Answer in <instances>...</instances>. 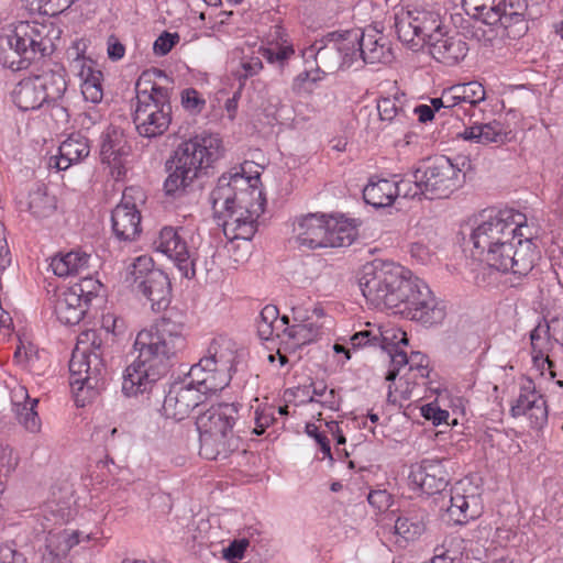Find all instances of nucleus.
Segmentation results:
<instances>
[{
    "instance_id": "f257e3e1",
    "label": "nucleus",
    "mask_w": 563,
    "mask_h": 563,
    "mask_svg": "<svg viewBox=\"0 0 563 563\" xmlns=\"http://www.w3.org/2000/svg\"><path fill=\"white\" fill-rule=\"evenodd\" d=\"M537 236V227L515 209L482 210L461 223L454 243L460 246H520L532 243Z\"/></svg>"
},
{
    "instance_id": "f03ea898",
    "label": "nucleus",
    "mask_w": 563,
    "mask_h": 563,
    "mask_svg": "<svg viewBox=\"0 0 563 563\" xmlns=\"http://www.w3.org/2000/svg\"><path fill=\"white\" fill-rule=\"evenodd\" d=\"M148 319L143 341V379L156 382L167 372L169 361L186 347V314L170 308Z\"/></svg>"
},
{
    "instance_id": "7ed1b4c3",
    "label": "nucleus",
    "mask_w": 563,
    "mask_h": 563,
    "mask_svg": "<svg viewBox=\"0 0 563 563\" xmlns=\"http://www.w3.org/2000/svg\"><path fill=\"white\" fill-rule=\"evenodd\" d=\"M223 151L220 136L207 131L180 142L166 162L169 172L164 183L166 195L185 191L203 170L222 157Z\"/></svg>"
},
{
    "instance_id": "20e7f679",
    "label": "nucleus",
    "mask_w": 563,
    "mask_h": 563,
    "mask_svg": "<svg viewBox=\"0 0 563 563\" xmlns=\"http://www.w3.org/2000/svg\"><path fill=\"white\" fill-rule=\"evenodd\" d=\"M355 278L369 306L376 309H397L408 299L417 276L394 261L375 258L363 264Z\"/></svg>"
},
{
    "instance_id": "39448f33",
    "label": "nucleus",
    "mask_w": 563,
    "mask_h": 563,
    "mask_svg": "<svg viewBox=\"0 0 563 563\" xmlns=\"http://www.w3.org/2000/svg\"><path fill=\"white\" fill-rule=\"evenodd\" d=\"M238 409L233 404L212 406L197 419L200 449L207 460H224L241 450L242 439L235 433Z\"/></svg>"
},
{
    "instance_id": "423d86ee",
    "label": "nucleus",
    "mask_w": 563,
    "mask_h": 563,
    "mask_svg": "<svg viewBox=\"0 0 563 563\" xmlns=\"http://www.w3.org/2000/svg\"><path fill=\"white\" fill-rule=\"evenodd\" d=\"M214 214L234 212L257 219L264 212L265 198L252 179L240 173L222 175L210 194Z\"/></svg>"
},
{
    "instance_id": "0eeeda50",
    "label": "nucleus",
    "mask_w": 563,
    "mask_h": 563,
    "mask_svg": "<svg viewBox=\"0 0 563 563\" xmlns=\"http://www.w3.org/2000/svg\"><path fill=\"white\" fill-rule=\"evenodd\" d=\"M236 357V343L224 335L212 340L208 353L188 373V379L194 382L200 391L214 394L227 387L231 380V368Z\"/></svg>"
},
{
    "instance_id": "6e6552de",
    "label": "nucleus",
    "mask_w": 563,
    "mask_h": 563,
    "mask_svg": "<svg viewBox=\"0 0 563 563\" xmlns=\"http://www.w3.org/2000/svg\"><path fill=\"white\" fill-rule=\"evenodd\" d=\"M67 88L64 75L58 70L44 71L20 80L12 91V100L22 111L40 109L43 104H52L53 115L67 121L68 113L59 103Z\"/></svg>"
},
{
    "instance_id": "1a4fd4ad",
    "label": "nucleus",
    "mask_w": 563,
    "mask_h": 563,
    "mask_svg": "<svg viewBox=\"0 0 563 563\" xmlns=\"http://www.w3.org/2000/svg\"><path fill=\"white\" fill-rule=\"evenodd\" d=\"M42 24L21 21L10 34L0 35V64L12 70L26 68L36 55L44 56L49 40Z\"/></svg>"
},
{
    "instance_id": "9d476101",
    "label": "nucleus",
    "mask_w": 563,
    "mask_h": 563,
    "mask_svg": "<svg viewBox=\"0 0 563 563\" xmlns=\"http://www.w3.org/2000/svg\"><path fill=\"white\" fill-rule=\"evenodd\" d=\"M356 37L354 34L331 32L320 40H316L305 49L307 58H314L317 66L322 71L350 68L355 64Z\"/></svg>"
},
{
    "instance_id": "9b49d317",
    "label": "nucleus",
    "mask_w": 563,
    "mask_h": 563,
    "mask_svg": "<svg viewBox=\"0 0 563 563\" xmlns=\"http://www.w3.org/2000/svg\"><path fill=\"white\" fill-rule=\"evenodd\" d=\"M540 4L541 0H497L486 13V24H499L504 35L520 38L528 32V20L540 14Z\"/></svg>"
},
{
    "instance_id": "f8f14e48",
    "label": "nucleus",
    "mask_w": 563,
    "mask_h": 563,
    "mask_svg": "<svg viewBox=\"0 0 563 563\" xmlns=\"http://www.w3.org/2000/svg\"><path fill=\"white\" fill-rule=\"evenodd\" d=\"M417 173L424 186V198L430 200L448 198L462 185L464 178L459 164L443 155L430 159L417 168Z\"/></svg>"
},
{
    "instance_id": "ddd939ff",
    "label": "nucleus",
    "mask_w": 563,
    "mask_h": 563,
    "mask_svg": "<svg viewBox=\"0 0 563 563\" xmlns=\"http://www.w3.org/2000/svg\"><path fill=\"white\" fill-rule=\"evenodd\" d=\"M410 292L408 299L402 303V312L410 319L426 325L439 324L444 320L446 316L445 306L433 295L422 279L416 278Z\"/></svg>"
},
{
    "instance_id": "4468645a",
    "label": "nucleus",
    "mask_w": 563,
    "mask_h": 563,
    "mask_svg": "<svg viewBox=\"0 0 563 563\" xmlns=\"http://www.w3.org/2000/svg\"><path fill=\"white\" fill-rule=\"evenodd\" d=\"M172 107L168 90L164 87L151 84V92L143 89V137H157L163 135L172 121Z\"/></svg>"
},
{
    "instance_id": "2eb2a0df",
    "label": "nucleus",
    "mask_w": 563,
    "mask_h": 563,
    "mask_svg": "<svg viewBox=\"0 0 563 563\" xmlns=\"http://www.w3.org/2000/svg\"><path fill=\"white\" fill-rule=\"evenodd\" d=\"M446 512L451 521L465 525L483 512L481 489L470 479L456 482L450 490Z\"/></svg>"
},
{
    "instance_id": "dca6fc26",
    "label": "nucleus",
    "mask_w": 563,
    "mask_h": 563,
    "mask_svg": "<svg viewBox=\"0 0 563 563\" xmlns=\"http://www.w3.org/2000/svg\"><path fill=\"white\" fill-rule=\"evenodd\" d=\"M347 34L356 37L355 64H389L394 52L389 40L377 29L368 26L361 30H350Z\"/></svg>"
},
{
    "instance_id": "f3484780",
    "label": "nucleus",
    "mask_w": 563,
    "mask_h": 563,
    "mask_svg": "<svg viewBox=\"0 0 563 563\" xmlns=\"http://www.w3.org/2000/svg\"><path fill=\"white\" fill-rule=\"evenodd\" d=\"M479 256L486 263L489 269L488 275H493L494 271L508 272L514 274H528L537 258L533 249H481Z\"/></svg>"
},
{
    "instance_id": "a211bd4d",
    "label": "nucleus",
    "mask_w": 563,
    "mask_h": 563,
    "mask_svg": "<svg viewBox=\"0 0 563 563\" xmlns=\"http://www.w3.org/2000/svg\"><path fill=\"white\" fill-rule=\"evenodd\" d=\"M203 397L197 385L187 377L184 382L170 386L163 404L164 413L167 418L184 420L203 402Z\"/></svg>"
},
{
    "instance_id": "6ab92c4d",
    "label": "nucleus",
    "mask_w": 563,
    "mask_h": 563,
    "mask_svg": "<svg viewBox=\"0 0 563 563\" xmlns=\"http://www.w3.org/2000/svg\"><path fill=\"white\" fill-rule=\"evenodd\" d=\"M137 190L133 187L125 188L121 202L113 209L111 214L113 232L120 241L132 242L139 234L141 212L135 202Z\"/></svg>"
},
{
    "instance_id": "aec40b11",
    "label": "nucleus",
    "mask_w": 563,
    "mask_h": 563,
    "mask_svg": "<svg viewBox=\"0 0 563 563\" xmlns=\"http://www.w3.org/2000/svg\"><path fill=\"white\" fill-rule=\"evenodd\" d=\"M408 479L415 488L432 495L446 487L449 473L442 461L426 459L410 466Z\"/></svg>"
},
{
    "instance_id": "412c9836",
    "label": "nucleus",
    "mask_w": 563,
    "mask_h": 563,
    "mask_svg": "<svg viewBox=\"0 0 563 563\" xmlns=\"http://www.w3.org/2000/svg\"><path fill=\"white\" fill-rule=\"evenodd\" d=\"M514 418L526 416L533 429H541L548 421L545 399L531 385L522 386L517 399L510 406Z\"/></svg>"
},
{
    "instance_id": "4be33fe9",
    "label": "nucleus",
    "mask_w": 563,
    "mask_h": 563,
    "mask_svg": "<svg viewBox=\"0 0 563 563\" xmlns=\"http://www.w3.org/2000/svg\"><path fill=\"white\" fill-rule=\"evenodd\" d=\"M143 295L151 303V314L164 312L172 307V285L161 269H151L143 278Z\"/></svg>"
},
{
    "instance_id": "5701e85b",
    "label": "nucleus",
    "mask_w": 563,
    "mask_h": 563,
    "mask_svg": "<svg viewBox=\"0 0 563 563\" xmlns=\"http://www.w3.org/2000/svg\"><path fill=\"white\" fill-rule=\"evenodd\" d=\"M325 314L321 307H316L311 314L287 329L286 336L294 346H302L319 340L324 333ZM297 321V319H295Z\"/></svg>"
},
{
    "instance_id": "b1692460",
    "label": "nucleus",
    "mask_w": 563,
    "mask_h": 563,
    "mask_svg": "<svg viewBox=\"0 0 563 563\" xmlns=\"http://www.w3.org/2000/svg\"><path fill=\"white\" fill-rule=\"evenodd\" d=\"M429 52L438 62L453 66L463 60L468 52V46L463 36L459 33L449 35L434 34L433 41L429 45Z\"/></svg>"
},
{
    "instance_id": "393cba45",
    "label": "nucleus",
    "mask_w": 563,
    "mask_h": 563,
    "mask_svg": "<svg viewBox=\"0 0 563 563\" xmlns=\"http://www.w3.org/2000/svg\"><path fill=\"white\" fill-rule=\"evenodd\" d=\"M391 366L386 375L387 380H394L402 367L408 366V372L413 385L424 384L429 376V358L421 352H411L410 356L405 351H395L391 353Z\"/></svg>"
},
{
    "instance_id": "a878e982",
    "label": "nucleus",
    "mask_w": 563,
    "mask_h": 563,
    "mask_svg": "<svg viewBox=\"0 0 563 563\" xmlns=\"http://www.w3.org/2000/svg\"><path fill=\"white\" fill-rule=\"evenodd\" d=\"M328 216L322 213H309L297 221L295 231L300 246H334L327 243Z\"/></svg>"
},
{
    "instance_id": "bb28decb",
    "label": "nucleus",
    "mask_w": 563,
    "mask_h": 563,
    "mask_svg": "<svg viewBox=\"0 0 563 563\" xmlns=\"http://www.w3.org/2000/svg\"><path fill=\"white\" fill-rule=\"evenodd\" d=\"M90 254L82 249H62L49 258L48 269L59 278L79 275L89 267Z\"/></svg>"
},
{
    "instance_id": "cd10ccee",
    "label": "nucleus",
    "mask_w": 563,
    "mask_h": 563,
    "mask_svg": "<svg viewBox=\"0 0 563 563\" xmlns=\"http://www.w3.org/2000/svg\"><path fill=\"white\" fill-rule=\"evenodd\" d=\"M131 147L128 145L122 131L113 126L101 134L100 157L103 164L120 168L125 164V157L130 154Z\"/></svg>"
},
{
    "instance_id": "c85d7f7f",
    "label": "nucleus",
    "mask_w": 563,
    "mask_h": 563,
    "mask_svg": "<svg viewBox=\"0 0 563 563\" xmlns=\"http://www.w3.org/2000/svg\"><path fill=\"white\" fill-rule=\"evenodd\" d=\"M59 155L51 158V166L65 170L75 163L81 162L90 153L88 139L80 134H71L58 147Z\"/></svg>"
},
{
    "instance_id": "c756f323",
    "label": "nucleus",
    "mask_w": 563,
    "mask_h": 563,
    "mask_svg": "<svg viewBox=\"0 0 563 563\" xmlns=\"http://www.w3.org/2000/svg\"><path fill=\"white\" fill-rule=\"evenodd\" d=\"M89 540V534L84 536L78 530L64 529L58 532H49L46 538V550L51 556V563H62L74 547Z\"/></svg>"
},
{
    "instance_id": "7c9ffc66",
    "label": "nucleus",
    "mask_w": 563,
    "mask_h": 563,
    "mask_svg": "<svg viewBox=\"0 0 563 563\" xmlns=\"http://www.w3.org/2000/svg\"><path fill=\"white\" fill-rule=\"evenodd\" d=\"M88 307L85 299H80L77 292L68 287L58 296L55 303V313L62 323L75 325L82 320Z\"/></svg>"
},
{
    "instance_id": "2f4dec72",
    "label": "nucleus",
    "mask_w": 563,
    "mask_h": 563,
    "mask_svg": "<svg viewBox=\"0 0 563 563\" xmlns=\"http://www.w3.org/2000/svg\"><path fill=\"white\" fill-rule=\"evenodd\" d=\"M104 365L97 354H87L76 349L69 361V384L84 380L85 376L103 377Z\"/></svg>"
},
{
    "instance_id": "473e14b6",
    "label": "nucleus",
    "mask_w": 563,
    "mask_h": 563,
    "mask_svg": "<svg viewBox=\"0 0 563 563\" xmlns=\"http://www.w3.org/2000/svg\"><path fill=\"white\" fill-rule=\"evenodd\" d=\"M357 225L356 220L347 219L343 214L328 216L327 243L351 246L358 235Z\"/></svg>"
},
{
    "instance_id": "72a5a7b5",
    "label": "nucleus",
    "mask_w": 563,
    "mask_h": 563,
    "mask_svg": "<svg viewBox=\"0 0 563 563\" xmlns=\"http://www.w3.org/2000/svg\"><path fill=\"white\" fill-rule=\"evenodd\" d=\"M289 319L279 317V310L274 305L265 306L257 320V333L262 340H271L274 336H286Z\"/></svg>"
},
{
    "instance_id": "f704fd0d",
    "label": "nucleus",
    "mask_w": 563,
    "mask_h": 563,
    "mask_svg": "<svg viewBox=\"0 0 563 563\" xmlns=\"http://www.w3.org/2000/svg\"><path fill=\"white\" fill-rule=\"evenodd\" d=\"M217 216L224 218L222 223L223 234L230 242L238 240L251 241L256 232V219H249L247 216H240L234 212H219Z\"/></svg>"
},
{
    "instance_id": "c9c22d12",
    "label": "nucleus",
    "mask_w": 563,
    "mask_h": 563,
    "mask_svg": "<svg viewBox=\"0 0 563 563\" xmlns=\"http://www.w3.org/2000/svg\"><path fill=\"white\" fill-rule=\"evenodd\" d=\"M363 198L366 203L375 208L390 206L396 199L395 180H371L363 189Z\"/></svg>"
},
{
    "instance_id": "e433bc0d",
    "label": "nucleus",
    "mask_w": 563,
    "mask_h": 563,
    "mask_svg": "<svg viewBox=\"0 0 563 563\" xmlns=\"http://www.w3.org/2000/svg\"><path fill=\"white\" fill-rule=\"evenodd\" d=\"M544 331V327L539 324L530 333L532 360L534 365L540 367L542 371L547 365V368L550 371L551 377H555V373L552 371L554 363L549 357L551 336L548 334V332Z\"/></svg>"
},
{
    "instance_id": "4c0bfd02",
    "label": "nucleus",
    "mask_w": 563,
    "mask_h": 563,
    "mask_svg": "<svg viewBox=\"0 0 563 563\" xmlns=\"http://www.w3.org/2000/svg\"><path fill=\"white\" fill-rule=\"evenodd\" d=\"M410 104L404 92H396L393 97H382L377 100V111L382 121H401L408 117Z\"/></svg>"
},
{
    "instance_id": "58836bf2",
    "label": "nucleus",
    "mask_w": 563,
    "mask_h": 563,
    "mask_svg": "<svg viewBox=\"0 0 563 563\" xmlns=\"http://www.w3.org/2000/svg\"><path fill=\"white\" fill-rule=\"evenodd\" d=\"M464 140L474 141L479 144L501 143L505 133L500 122L493 121L486 124H476L466 128L461 134Z\"/></svg>"
},
{
    "instance_id": "ea45409f",
    "label": "nucleus",
    "mask_w": 563,
    "mask_h": 563,
    "mask_svg": "<svg viewBox=\"0 0 563 563\" xmlns=\"http://www.w3.org/2000/svg\"><path fill=\"white\" fill-rule=\"evenodd\" d=\"M412 15L408 10L401 9L395 15V29L398 38L412 49L421 47L418 31L412 22Z\"/></svg>"
},
{
    "instance_id": "a19ab883",
    "label": "nucleus",
    "mask_w": 563,
    "mask_h": 563,
    "mask_svg": "<svg viewBox=\"0 0 563 563\" xmlns=\"http://www.w3.org/2000/svg\"><path fill=\"white\" fill-rule=\"evenodd\" d=\"M103 383V377L85 376L84 380L70 383L74 400L78 407H85L98 395V390Z\"/></svg>"
},
{
    "instance_id": "79ce46f5",
    "label": "nucleus",
    "mask_w": 563,
    "mask_h": 563,
    "mask_svg": "<svg viewBox=\"0 0 563 563\" xmlns=\"http://www.w3.org/2000/svg\"><path fill=\"white\" fill-rule=\"evenodd\" d=\"M29 209L36 218H47L56 209V199L49 196L45 188L38 187L29 197Z\"/></svg>"
},
{
    "instance_id": "37998d69",
    "label": "nucleus",
    "mask_w": 563,
    "mask_h": 563,
    "mask_svg": "<svg viewBox=\"0 0 563 563\" xmlns=\"http://www.w3.org/2000/svg\"><path fill=\"white\" fill-rule=\"evenodd\" d=\"M121 391L126 398L137 397L141 391V354L135 356L122 373Z\"/></svg>"
},
{
    "instance_id": "c03bdc74",
    "label": "nucleus",
    "mask_w": 563,
    "mask_h": 563,
    "mask_svg": "<svg viewBox=\"0 0 563 563\" xmlns=\"http://www.w3.org/2000/svg\"><path fill=\"white\" fill-rule=\"evenodd\" d=\"M170 258L180 274L186 278H194L196 275L195 257L190 249H156Z\"/></svg>"
},
{
    "instance_id": "a18cd8bd",
    "label": "nucleus",
    "mask_w": 563,
    "mask_h": 563,
    "mask_svg": "<svg viewBox=\"0 0 563 563\" xmlns=\"http://www.w3.org/2000/svg\"><path fill=\"white\" fill-rule=\"evenodd\" d=\"M423 530V522L409 516H399L394 526V533L406 542L416 540Z\"/></svg>"
},
{
    "instance_id": "49530a36",
    "label": "nucleus",
    "mask_w": 563,
    "mask_h": 563,
    "mask_svg": "<svg viewBox=\"0 0 563 563\" xmlns=\"http://www.w3.org/2000/svg\"><path fill=\"white\" fill-rule=\"evenodd\" d=\"M396 184V198L404 197L409 199L424 198V186L422 181L418 179L417 169L411 174L405 175L399 180H395Z\"/></svg>"
},
{
    "instance_id": "de8ad7c7",
    "label": "nucleus",
    "mask_w": 563,
    "mask_h": 563,
    "mask_svg": "<svg viewBox=\"0 0 563 563\" xmlns=\"http://www.w3.org/2000/svg\"><path fill=\"white\" fill-rule=\"evenodd\" d=\"M102 73L100 70L88 69L86 78L81 84V93L85 100L92 103H99L103 98Z\"/></svg>"
},
{
    "instance_id": "09e8293b",
    "label": "nucleus",
    "mask_w": 563,
    "mask_h": 563,
    "mask_svg": "<svg viewBox=\"0 0 563 563\" xmlns=\"http://www.w3.org/2000/svg\"><path fill=\"white\" fill-rule=\"evenodd\" d=\"M459 538H446L440 548L435 549V554L431 563H457L462 559L461 543Z\"/></svg>"
},
{
    "instance_id": "8fccbe9b",
    "label": "nucleus",
    "mask_w": 563,
    "mask_h": 563,
    "mask_svg": "<svg viewBox=\"0 0 563 563\" xmlns=\"http://www.w3.org/2000/svg\"><path fill=\"white\" fill-rule=\"evenodd\" d=\"M38 399L26 401L22 407L15 409V415L19 422L30 432L37 433L41 430L42 422L35 410Z\"/></svg>"
},
{
    "instance_id": "3c124183",
    "label": "nucleus",
    "mask_w": 563,
    "mask_h": 563,
    "mask_svg": "<svg viewBox=\"0 0 563 563\" xmlns=\"http://www.w3.org/2000/svg\"><path fill=\"white\" fill-rule=\"evenodd\" d=\"M80 299H85L87 306L90 305L93 298L100 295L103 288L102 283L93 277H85L78 283H75L69 287Z\"/></svg>"
},
{
    "instance_id": "603ef678",
    "label": "nucleus",
    "mask_w": 563,
    "mask_h": 563,
    "mask_svg": "<svg viewBox=\"0 0 563 563\" xmlns=\"http://www.w3.org/2000/svg\"><path fill=\"white\" fill-rule=\"evenodd\" d=\"M379 344L383 345L384 349L391 346L393 350L389 351V354L395 351H401L400 345H407L408 339L407 333L399 328H385L379 332Z\"/></svg>"
},
{
    "instance_id": "864d4df0",
    "label": "nucleus",
    "mask_w": 563,
    "mask_h": 563,
    "mask_svg": "<svg viewBox=\"0 0 563 563\" xmlns=\"http://www.w3.org/2000/svg\"><path fill=\"white\" fill-rule=\"evenodd\" d=\"M140 263L141 257L134 258L125 266L121 274V284L125 289L131 291H139L141 289V282H139L141 276Z\"/></svg>"
},
{
    "instance_id": "5fc2aeb1",
    "label": "nucleus",
    "mask_w": 563,
    "mask_h": 563,
    "mask_svg": "<svg viewBox=\"0 0 563 563\" xmlns=\"http://www.w3.org/2000/svg\"><path fill=\"white\" fill-rule=\"evenodd\" d=\"M434 34H443L441 30V19L438 13L428 11L421 29V47L424 44H428L429 46L433 41Z\"/></svg>"
},
{
    "instance_id": "6e6d98bb",
    "label": "nucleus",
    "mask_w": 563,
    "mask_h": 563,
    "mask_svg": "<svg viewBox=\"0 0 563 563\" xmlns=\"http://www.w3.org/2000/svg\"><path fill=\"white\" fill-rule=\"evenodd\" d=\"M180 98L183 107L191 114L200 113L206 106V100L194 88L183 90Z\"/></svg>"
},
{
    "instance_id": "4d7b16f0",
    "label": "nucleus",
    "mask_w": 563,
    "mask_h": 563,
    "mask_svg": "<svg viewBox=\"0 0 563 563\" xmlns=\"http://www.w3.org/2000/svg\"><path fill=\"white\" fill-rule=\"evenodd\" d=\"M497 0H462L465 12L475 18L482 19L486 23V13Z\"/></svg>"
},
{
    "instance_id": "13d9d810",
    "label": "nucleus",
    "mask_w": 563,
    "mask_h": 563,
    "mask_svg": "<svg viewBox=\"0 0 563 563\" xmlns=\"http://www.w3.org/2000/svg\"><path fill=\"white\" fill-rule=\"evenodd\" d=\"M178 33L164 31L154 42L153 52L156 56L167 55L172 48L179 42Z\"/></svg>"
},
{
    "instance_id": "bf43d9fd",
    "label": "nucleus",
    "mask_w": 563,
    "mask_h": 563,
    "mask_svg": "<svg viewBox=\"0 0 563 563\" xmlns=\"http://www.w3.org/2000/svg\"><path fill=\"white\" fill-rule=\"evenodd\" d=\"M183 229H176L174 227H165L161 230L158 236V245L157 246H186L187 242L184 239Z\"/></svg>"
},
{
    "instance_id": "052dcab7",
    "label": "nucleus",
    "mask_w": 563,
    "mask_h": 563,
    "mask_svg": "<svg viewBox=\"0 0 563 563\" xmlns=\"http://www.w3.org/2000/svg\"><path fill=\"white\" fill-rule=\"evenodd\" d=\"M263 68V63L260 57L252 56L241 62V68L236 70L235 75L240 81L246 80L250 77L257 75Z\"/></svg>"
},
{
    "instance_id": "680f3d73",
    "label": "nucleus",
    "mask_w": 563,
    "mask_h": 563,
    "mask_svg": "<svg viewBox=\"0 0 563 563\" xmlns=\"http://www.w3.org/2000/svg\"><path fill=\"white\" fill-rule=\"evenodd\" d=\"M37 350L32 343L24 344L20 341L14 352V358L18 363L33 367L37 358Z\"/></svg>"
},
{
    "instance_id": "e2e57ef3",
    "label": "nucleus",
    "mask_w": 563,
    "mask_h": 563,
    "mask_svg": "<svg viewBox=\"0 0 563 563\" xmlns=\"http://www.w3.org/2000/svg\"><path fill=\"white\" fill-rule=\"evenodd\" d=\"M463 90H465V95H463L464 103L476 106L485 100V88L477 81L466 82Z\"/></svg>"
},
{
    "instance_id": "0e129e2a",
    "label": "nucleus",
    "mask_w": 563,
    "mask_h": 563,
    "mask_svg": "<svg viewBox=\"0 0 563 563\" xmlns=\"http://www.w3.org/2000/svg\"><path fill=\"white\" fill-rule=\"evenodd\" d=\"M367 500L378 511H385L390 507L393 497L386 489H374L368 494Z\"/></svg>"
},
{
    "instance_id": "69168bd1",
    "label": "nucleus",
    "mask_w": 563,
    "mask_h": 563,
    "mask_svg": "<svg viewBox=\"0 0 563 563\" xmlns=\"http://www.w3.org/2000/svg\"><path fill=\"white\" fill-rule=\"evenodd\" d=\"M306 432L309 437L313 438L317 443L320 445V450L324 456L331 457V446L330 441L324 434L323 431L319 430V427L314 423L306 424Z\"/></svg>"
},
{
    "instance_id": "338daca9",
    "label": "nucleus",
    "mask_w": 563,
    "mask_h": 563,
    "mask_svg": "<svg viewBox=\"0 0 563 563\" xmlns=\"http://www.w3.org/2000/svg\"><path fill=\"white\" fill-rule=\"evenodd\" d=\"M421 415L427 420H432L434 424H441L449 418V412L442 410L437 404L431 402L421 407Z\"/></svg>"
},
{
    "instance_id": "774afa93",
    "label": "nucleus",
    "mask_w": 563,
    "mask_h": 563,
    "mask_svg": "<svg viewBox=\"0 0 563 563\" xmlns=\"http://www.w3.org/2000/svg\"><path fill=\"white\" fill-rule=\"evenodd\" d=\"M295 53L291 45L280 46L277 49L274 48H264L263 57H265L269 63L279 62L288 59Z\"/></svg>"
}]
</instances>
